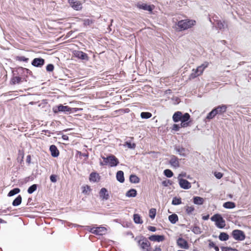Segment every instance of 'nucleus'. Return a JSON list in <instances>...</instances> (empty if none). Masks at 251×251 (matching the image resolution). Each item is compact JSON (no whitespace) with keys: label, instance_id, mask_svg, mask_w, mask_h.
Here are the masks:
<instances>
[{"label":"nucleus","instance_id":"nucleus-13","mask_svg":"<svg viewBox=\"0 0 251 251\" xmlns=\"http://www.w3.org/2000/svg\"><path fill=\"white\" fill-rule=\"evenodd\" d=\"M177 244L181 249L187 250L189 248L187 241L182 238L180 237L177 240Z\"/></svg>","mask_w":251,"mask_h":251},{"label":"nucleus","instance_id":"nucleus-63","mask_svg":"<svg viewBox=\"0 0 251 251\" xmlns=\"http://www.w3.org/2000/svg\"><path fill=\"white\" fill-rule=\"evenodd\" d=\"M214 249H215V251H219V247L217 246H216Z\"/></svg>","mask_w":251,"mask_h":251},{"label":"nucleus","instance_id":"nucleus-53","mask_svg":"<svg viewBox=\"0 0 251 251\" xmlns=\"http://www.w3.org/2000/svg\"><path fill=\"white\" fill-rule=\"evenodd\" d=\"M57 176L55 175H51L50 176V180L53 183H55L57 181Z\"/></svg>","mask_w":251,"mask_h":251},{"label":"nucleus","instance_id":"nucleus-41","mask_svg":"<svg viewBox=\"0 0 251 251\" xmlns=\"http://www.w3.org/2000/svg\"><path fill=\"white\" fill-rule=\"evenodd\" d=\"M155 215H156V209L154 208L151 209L149 211L150 217L151 219H154Z\"/></svg>","mask_w":251,"mask_h":251},{"label":"nucleus","instance_id":"nucleus-52","mask_svg":"<svg viewBox=\"0 0 251 251\" xmlns=\"http://www.w3.org/2000/svg\"><path fill=\"white\" fill-rule=\"evenodd\" d=\"M190 121L187 122H181L180 126L181 127H186L189 126Z\"/></svg>","mask_w":251,"mask_h":251},{"label":"nucleus","instance_id":"nucleus-8","mask_svg":"<svg viewBox=\"0 0 251 251\" xmlns=\"http://www.w3.org/2000/svg\"><path fill=\"white\" fill-rule=\"evenodd\" d=\"M174 149L178 154L183 157L186 156L189 152L187 149L179 145H176L174 147Z\"/></svg>","mask_w":251,"mask_h":251},{"label":"nucleus","instance_id":"nucleus-45","mask_svg":"<svg viewBox=\"0 0 251 251\" xmlns=\"http://www.w3.org/2000/svg\"><path fill=\"white\" fill-rule=\"evenodd\" d=\"M221 250L222 251H238L236 249H233L231 247H222Z\"/></svg>","mask_w":251,"mask_h":251},{"label":"nucleus","instance_id":"nucleus-59","mask_svg":"<svg viewBox=\"0 0 251 251\" xmlns=\"http://www.w3.org/2000/svg\"><path fill=\"white\" fill-rule=\"evenodd\" d=\"M31 161V156L30 155H28L26 157V161L27 163L29 164Z\"/></svg>","mask_w":251,"mask_h":251},{"label":"nucleus","instance_id":"nucleus-9","mask_svg":"<svg viewBox=\"0 0 251 251\" xmlns=\"http://www.w3.org/2000/svg\"><path fill=\"white\" fill-rule=\"evenodd\" d=\"M69 3L74 10L78 11L82 8V4L78 0H69Z\"/></svg>","mask_w":251,"mask_h":251},{"label":"nucleus","instance_id":"nucleus-18","mask_svg":"<svg viewBox=\"0 0 251 251\" xmlns=\"http://www.w3.org/2000/svg\"><path fill=\"white\" fill-rule=\"evenodd\" d=\"M214 21L217 28L220 30L224 29L226 26L224 21L222 22L216 19H214Z\"/></svg>","mask_w":251,"mask_h":251},{"label":"nucleus","instance_id":"nucleus-38","mask_svg":"<svg viewBox=\"0 0 251 251\" xmlns=\"http://www.w3.org/2000/svg\"><path fill=\"white\" fill-rule=\"evenodd\" d=\"M37 184L32 185L28 188L27 192L30 194H32L37 189Z\"/></svg>","mask_w":251,"mask_h":251},{"label":"nucleus","instance_id":"nucleus-62","mask_svg":"<svg viewBox=\"0 0 251 251\" xmlns=\"http://www.w3.org/2000/svg\"><path fill=\"white\" fill-rule=\"evenodd\" d=\"M208 218H209V216L207 215V216H203L202 219L204 220H208Z\"/></svg>","mask_w":251,"mask_h":251},{"label":"nucleus","instance_id":"nucleus-49","mask_svg":"<svg viewBox=\"0 0 251 251\" xmlns=\"http://www.w3.org/2000/svg\"><path fill=\"white\" fill-rule=\"evenodd\" d=\"M194 210V208L193 206H187L186 211L188 214H191Z\"/></svg>","mask_w":251,"mask_h":251},{"label":"nucleus","instance_id":"nucleus-58","mask_svg":"<svg viewBox=\"0 0 251 251\" xmlns=\"http://www.w3.org/2000/svg\"><path fill=\"white\" fill-rule=\"evenodd\" d=\"M209 246L210 248H214L216 246V245L213 242H210L209 243Z\"/></svg>","mask_w":251,"mask_h":251},{"label":"nucleus","instance_id":"nucleus-12","mask_svg":"<svg viewBox=\"0 0 251 251\" xmlns=\"http://www.w3.org/2000/svg\"><path fill=\"white\" fill-rule=\"evenodd\" d=\"M180 187L184 189H189L191 187V183L185 179L178 180Z\"/></svg>","mask_w":251,"mask_h":251},{"label":"nucleus","instance_id":"nucleus-3","mask_svg":"<svg viewBox=\"0 0 251 251\" xmlns=\"http://www.w3.org/2000/svg\"><path fill=\"white\" fill-rule=\"evenodd\" d=\"M195 21L192 20H183L178 21L176 25L178 27L180 31L184 30L191 28L195 24Z\"/></svg>","mask_w":251,"mask_h":251},{"label":"nucleus","instance_id":"nucleus-15","mask_svg":"<svg viewBox=\"0 0 251 251\" xmlns=\"http://www.w3.org/2000/svg\"><path fill=\"white\" fill-rule=\"evenodd\" d=\"M169 163L171 165L175 168H177L179 167V163L178 158L175 156L172 155L169 161Z\"/></svg>","mask_w":251,"mask_h":251},{"label":"nucleus","instance_id":"nucleus-34","mask_svg":"<svg viewBox=\"0 0 251 251\" xmlns=\"http://www.w3.org/2000/svg\"><path fill=\"white\" fill-rule=\"evenodd\" d=\"M190 119V116L188 113H185L184 114L182 113L181 118V122H187Z\"/></svg>","mask_w":251,"mask_h":251},{"label":"nucleus","instance_id":"nucleus-61","mask_svg":"<svg viewBox=\"0 0 251 251\" xmlns=\"http://www.w3.org/2000/svg\"><path fill=\"white\" fill-rule=\"evenodd\" d=\"M153 251H161V249L160 247H156Z\"/></svg>","mask_w":251,"mask_h":251},{"label":"nucleus","instance_id":"nucleus-57","mask_svg":"<svg viewBox=\"0 0 251 251\" xmlns=\"http://www.w3.org/2000/svg\"><path fill=\"white\" fill-rule=\"evenodd\" d=\"M148 229L150 231H151L152 232H155L156 231V227H154V226H148Z\"/></svg>","mask_w":251,"mask_h":251},{"label":"nucleus","instance_id":"nucleus-39","mask_svg":"<svg viewBox=\"0 0 251 251\" xmlns=\"http://www.w3.org/2000/svg\"><path fill=\"white\" fill-rule=\"evenodd\" d=\"M164 175L167 177H171L173 176V172L169 169H166L164 171Z\"/></svg>","mask_w":251,"mask_h":251},{"label":"nucleus","instance_id":"nucleus-23","mask_svg":"<svg viewBox=\"0 0 251 251\" xmlns=\"http://www.w3.org/2000/svg\"><path fill=\"white\" fill-rule=\"evenodd\" d=\"M208 65H209L208 62H204V63H203L202 64H201V65H200V66L197 67V72H199V74L201 75L202 74L203 71L204 70V69L208 67Z\"/></svg>","mask_w":251,"mask_h":251},{"label":"nucleus","instance_id":"nucleus-26","mask_svg":"<svg viewBox=\"0 0 251 251\" xmlns=\"http://www.w3.org/2000/svg\"><path fill=\"white\" fill-rule=\"evenodd\" d=\"M236 206L235 203L232 201H227L223 204V207L226 209H232Z\"/></svg>","mask_w":251,"mask_h":251},{"label":"nucleus","instance_id":"nucleus-20","mask_svg":"<svg viewBox=\"0 0 251 251\" xmlns=\"http://www.w3.org/2000/svg\"><path fill=\"white\" fill-rule=\"evenodd\" d=\"M137 6L139 9L149 11H151L153 9L151 5H149L146 3H138Z\"/></svg>","mask_w":251,"mask_h":251},{"label":"nucleus","instance_id":"nucleus-46","mask_svg":"<svg viewBox=\"0 0 251 251\" xmlns=\"http://www.w3.org/2000/svg\"><path fill=\"white\" fill-rule=\"evenodd\" d=\"M83 21V24L85 26L89 25H91L92 23H93V21H92V20L89 19H84Z\"/></svg>","mask_w":251,"mask_h":251},{"label":"nucleus","instance_id":"nucleus-27","mask_svg":"<svg viewBox=\"0 0 251 251\" xmlns=\"http://www.w3.org/2000/svg\"><path fill=\"white\" fill-rule=\"evenodd\" d=\"M137 195V191L134 189H131L129 190L126 194L127 197H135Z\"/></svg>","mask_w":251,"mask_h":251},{"label":"nucleus","instance_id":"nucleus-50","mask_svg":"<svg viewBox=\"0 0 251 251\" xmlns=\"http://www.w3.org/2000/svg\"><path fill=\"white\" fill-rule=\"evenodd\" d=\"M187 176V174L185 172H181L177 176V179L179 180V179H183V177H186Z\"/></svg>","mask_w":251,"mask_h":251},{"label":"nucleus","instance_id":"nucleus-10","mask_svg":"<svg viewBox=\"0 0 251 251\" xmlns=\"http://www.w3.org/2000/svg\"><path fill=\"white\" fill-rule=\"evenodd\" d=\"M45 61L42 58H35L32 61L31 64L36 67H41L45 64Z\"/></svg>","mask_w":251,"mask_h":251},{"label":"nucleus","instance_id":"nucleus-43","mask_svg":"<svg viewBox=\"0 0 251 251\" xmlns=\"http://www.w3.org/2000/svg\"><path fill=\"white\" fill-rule=\"evenodd\" d=\"M192 71H193V72L191 73V74L190 75L191 77L192 78H194L196 77L197 76L201 75V74H199V72H197V69H193Z\"/></svg>","mask_w":251,"mask_h":251},{"label":"nucleus","instance_id":"nucleus-47","mask_svg":"<svg viewBox=\"0 0 251 251\" xmlns=\"http://www.w3.org/2000/svg\"><path fill=\"white\" fill-rule=\"evenodd\" d=\"M17 59L19 61H24L25 62H27L29 60L28 58H26L24 56H18L17 57Z\"/></svg>","mask_w":251,"mask_h":251},{"label":"nucleus","instance_id":"nucleus-22","mask_svg":"<svg viewBox=\"0 0 251 251\" xmlns=\"http://www.w3.org/2000/svg\"><path fill=\"white\" fill-rule=\"evenodd\" d=\"M116 178L118 181L121 183H123L125 181L124 172L122 171H119L116 174Z\"/></svg>","mask_w":251,"mask_h":251},{"label":"nucleus","instance_id":"nucleus-64","mask_svg":"<svg viewBox=\"0 0 251 251\" xmlns=\"http://www.w3.org/2000/svg\"><path fill=\"white\" fill-rule=\"evenodd\" d=\"M186 178H188V179H190L191 178V177L189 175H187V176L186 177Z\"/></svg>","mask_w":251,"mask_h":251},{"label":"nucleus","instance_id":"nucleus-21","mask_svg":"<svg viewBox=\"0 0 251 251\" xmlns=\"http://www.w3.org/2000/svg\"><path fill=\"white\" fill-rule=\"evenodd\" d=\"M182 112L180 111L176 112L173 116V120L174 122L177 123L181 120Z\"/></svg>","mask_w":251,"mask_h":251},{"label":"nucleus","instance_id":"nucleus-54","mask_svg":"<svg viewBox=\"0 0 251 251\" xmlns=\"http://www.w3.org/2000/svg\"><path fill=\"white\" fill-rule=\"evenodd\" d=\"M180 127L181 126L179 125L174 124L173 127V130L177 131L179 130Z\"/></svg>","mask_w":251,"mask_h":251},{"label":"nucleus","instance_id":"nucleus-7","mask_svg":"<svg viewBox=\"0 0 251 251\" xmlns=\"http://www.w3.org/2000/svg\"><path fill=\"white\" fill-rule=\"evenodd\" d=\"M138 244L141 248L145 251H150L151 243L146 238H144L143 239L140 240Z\"/></svg>","mask_w":251,"mask_h":251},{"label":"nucleus","instance_id":"nucleus-37","mask_svg":"<svg viewBox=\"0 0 251 251\" xmlns=\"http://www.w3.org/2000/svg\"><path fill=\"white\" fill-rule=\"evenodd\" d=\"M181 203V200L180 198H177L176 197H174L173 199L172 204L174 205H179Z\"/></svg>","mask_w":251,"mask_h":251},{"label":"nucleus","instance_id":"nucleus-55","mask_svg":"<svg viewBox=\"0 0 251 251\" xmlns=\"http://www.w3.org/2000/svg\"><path fill=\"white\" fill-rule=\"evenodd\" d=\"M162 184L164 186H168L169 185H171L172 184V181L170 180H166V181H163L162 182Z\"/></svg>","mask_w":251,"mask_h":251},{"label":"nucleus","instance_id":"nucleus-44","mask_svg":"<svg viewBox=\"0 0 251 251\" xmlns=\"http://www.w3.org/2000/svg\"><path fill=\"white\" fill-rule=\"evenodd\" d=\"M29 71V70L27 69L24 68H19L17 69L16 72L18 73V74L22 73H28V72Z\"/></svg>","mask_w":251,"mask_h":251},{"label":"nucleus","instance_id":"nucleus-24","mask_svg":"<svg viewBox=\"0 0 251 251\" xmlns=\"http://www.w3.org/2000/svg\"><path fill=\"white\" fill-rule=\"evenodd\" d=\"M193 202L195 204L202 205L204 202V199L201 197L195 196L193 198Z\"/></svg>","mask_w":251,"mask_h":251},{"label":"nucleus","instance_id":"nucleus-28","mask_svg":"<svg viewBox=\"0 0 251 251\" xmlns=\"http://www.w3.org/2000/svg\"><path fill=\"white\" fill-rule=\"evenodd\" d=\"M169 220L172 224H176V222L178 221V216L176 214H173L170 215L168 217Z\"/></svg>","mask_w":251,"mask_h":251},{"label":"nucleus","instance_id":"nucleus-32","mask_svg":"<svg viewBox=\"0 0 251 251\" xmlns=\"http://www.w3.org/2000/svg\"><path fill=\"white\" fill-rule=\"evenodd\" d=\"M129 180L130 182L133 183H137L139 182L140 179L135 175H131L129 177Z\"/></svg>","mask_w":251,"mask_h":251},{"label":"nucleus","instance_id":"nucleus-4","mask_svg":"<svg viewBox=\"0 0 251 251\" xmlns=\"http://www.w3.org/2000/svg\"><path fill=\"white\" fill-rule=\"evenodd\" d=\"M211 220L215 222L216 226L219 228H223L226 226L225 221L220 214L214 215L211 217Z\"/></svg>","mask_w":251,"mask_h":251},{"label":"nucleus","instance_id":"nucleus-56","mask_svg":"<svg viewBox=\"0 0 251 251\" xmlns=\"http://www.w3.org/2000/svg\"><path fill=\"white\" fill-rule=\"evenodd\" d=\"M214 175L215 177L218 179H220L223 177V174L220 172H215Z\"/></svg>","mask_w":251,"mask_h":251},{"label":"nucleus","instance_id":"nucleus-33","mask_svg":"<svg viewBox=\"0 0 251 251\" xmlns=\"http://www.w3.org/2000/svg\"><path fill=\"white\" fill-rule=\"evenodd\" d=\"M133 220H134V222L136 224H141L143 223V221L141 219V217L139 214H134Z\"/></svg>","mask_w":251,"mask_h":251},{"label":"nucleus","instance_id":"nucleus-11","mask_svg":"<svg viewBox=\"0 0 251 251\" xmlns=\"http://www.w3.org/2000/svg\"><path fill=\"white\" fill-rule=\"evenodd\" d=\"M217 115H221L226 112L227 109V106L226 105L222 104L215 107L213 109Z\"/></svg>","mask_w":251,"mask_h":251},{"label":"nucleus","instance_id":"nucleus-48","mask_svg":"<svg viewBox=\"0 0 251 251\" xmlns=\"http://www.w3.org/2000/svg\"><path fill=\"white\" fill-rule=\"evenodd\" d=\"M54 70V66L52 64H49L46 66V70L48 72H50Z\"/></svg>","mask_w":251,"mask_h":251},{"label":"nucleus","instance_id":"nucleus-29","mask_svg":"<svg viewBox=\"0 0 251 251\" xmlns=\"http://www.w3.org/2000/svg\"><path fill=\"white\" fill-rule=\"evenodd\" d=\"M22 198L21 195H19L12 202L14 206L19 205L22 202Z\"/></svg>","mask_w":251,"mask_h":251},{"label":"nucleus","instance_id":"nucleus-42","mask_svg":"<svg viewBox=\"0 0 251 251\" xmlns=\"http://www.w3.org/2000/svg\"><path fill=\"white\" fill-rule=\"evenodd\" d=\"M192 231L195 234H198L201 233V229L199 226H194L192 228Z\"/></svg>","mask_w":251,"mask_h":251},{"label":"nucleus","instance_id":"nucleus-2","mask_svg":"<svg viewBox=\"0 0 251 251\" xmlns=\"http://www.w3.org/2000/svg\"><path fill=\"white\" fill-rule=\"evenodd\" d=\"M52 110L53 113L55 114H57L59 112H63L65 114H68L76 112L77 111V108H71L68 106H64L60 104L57 106L53 107Z\"/></svg>","mask_w":251,"mask_h":251},{"label":"nucleus","instance_id":"nucleus-40","mask_svg":"<svg viewBox=\"0 0 251 251\" xmlns=\"http://www.w3.org/2000/svg\"><path fill=\"white\" fill-rule=\"evenodd\" d=\"M21 77L19 76H14L12 79V82L13 84L19 83L21 81Z\"/></svg>","mask_w":251,"mask_h":251},{"label":"nucleus","instance_id":"nucleus-16","mask_svg":"<svg viewBox=\"0 0 251 251\" xmlns=\"http://www.w3.org/2000/svg\"><path fill=\"white\" fill-rule=\"evenodd\" d=\"M150 240L154 242H162L165 239L164 235H152L149 237Z\"/></svg>","mask_w":251,"mask_h":251},{"label":"nucleus","instance_id":"nucleus-36","mask_svg":"<svg viewBox=\"0 0 251 251\" xmlns=\"http://www.w3.org/2000/svg\"><path fill=\"white\" fill-rule=\"evenodd\" d=\"M151 116L152 114L151 113L148 112H143L141 113V117L142 119H147L151 118Z\"/></svg>","mask_w":251,"mask_h":251},{"label":"nucleus","instance_id":"nucleus-31","mask_svg":"<svg viewBox=\"0 0 251 251\" xmlns=\"http://www.w3.org/2000/svg\"><path fill=\"white\" fill-rule=\"evenodd\" d=\"M20 189L19 188H15L10 190L7 196L8 197H12L20 193Z\"/></svg>","mask_w":251,"mask_h":251},{"label":"nucleus","instance_id":"nucleus-25","mask_svg":"<svg viewBox=\"0 0 251 251\" xmlns=\"http://www.w3.org/2000/svg\"><path fill=\"white\" fill-rule=\"evenodd\" d=\"M216 116V114L215 112V111H214L213 109H212L207 115L205 119H204V121L205 122H207L208 121H209L210 120L213 119L215 116Z\"/></svg>","mask_w":251,"mask_h":251},{"label":"nucleus","instance_id":"nucleus-60","mask_svg":"<svg viewBox=\"0 0 251 251\" xmlns=\"http://www.w3.org/2000/svg\"><path fill=\"white\" fill-rule=\"evenodd\" d=\"M62 138L64 140H69V137H68V136L67 135H63L62 136Z\"/></svg>","mask_w":251,"mask_h":251},{"label":"nucleus","instance_id":"nucleus-5","mask_svg":"<svg viewBox=\"0 0 251 251\" xmlns=\"http://www.w3.org/2000/svg\"><path fill=\"white\" fill-rule=\"evenodd\" d=\"M231 234L233 238L237 241H243L246 238V235L244 231L239 229L233 230Z\"/></svg>","mask_w":251,"mask_h":251},{"label":"nucleus","instance_id":"nucleus-30","mask_svg":"<svg viewBox=\"0 0 251 251\" xmlns=\"http://www.w3.org/2000/svg\"><path fill=\"white\" fill-rule=\"evenodd\" d=\"M219 239L221 241H226L229 239V236L227 233L226 232H221L219 236Z\"/></svg>","mask_w":251,"mask_h":251},{"label":"nucleus","instance_id":"nucleus-17","mask_svg":"<svg viewBox=\"0 0 251 251\" xmlns=\"http://www.w3.org/2000/svg\"><path fill=\"white\" fill-rule=\"evenodd\" d=\"M100 196L103 200H107L109 198L107 190L105 188H102L100 191Z\"/></svg>","mask_w":251,"mask_h":251},{"label":"nucleus","instance_id":"nucleus-19","mask_svg":"<svg viewBox=\"0 0 251 251\" xmlns=\"http://www.w3.org/2000/svg\"><path fill=\"white\" fill-rule=\"evenodd\" d=\"M50 151L51 155L52 156L54 157H56L59 155V151L55 145H51L50 147Z\"/></svg>","mask_w":251,"mask_h":251},{"label":"nucleus","instance_id":"nucleus-51","mask_svg":"<svg viewBox=\"0 0 251 251\" xmlns=\"http://www.w3.org/2000/svg\"><path fill=\"white\" fill-rule=\"evenodd\" d=\"M126 144L127 147L129 149H134L135 148V144L134 143L132 144L130 142L126 141Z\"/></svg>","mask_w":251,"mask_h":251},{"label":"nucleus","instance_id":"nucleus-14","mask_svg":"<svg viewBox=\"0 0 251 251\" xmlns=\"http://www.w3.org/2000/svg\"><path fill=\"white\" fill-rule=\"evenodd\" d=\"M74 55L79 58L81 59L82 60H88V55L85 52H83L82 51L80 50H75L74 52Z\"/></svg>","mask_w":251,"mask_h":251},{"label":"nucleus","instance_id":"nucleus-1","mask_svg":"<svg viewBox=\"0 0 251 251\" xmlns=\"http://www.w3.org/2000/svg\"><path fill=\"white\" fill-rule=\"evenodd\" d=\"M103 161H100V166H104L108 164L110 167H113L117 166L119 163L118 159L112 154L107 157L101 156Z\"/></svg>","mask_w":251,"mask_h":251},{"label":"nucleus","instance_id":"nucleus-35","mask_svg":"<svg viewBox=\"0 0 251 251\" xmlns=\"http://www.w3.org/2000/svg\"><path fill=\"white\" fill-rule=\"evenodd\" d=\"M99 174L96 173H92L90 175L89 179L91 181L96 182L97 180V178Z\"/></svg>","mask_w":251,"mask_h":251},{"label":"nucleus","instance_id":"nucleus-6","mask_svg":"<svg viewBox=\"0 0 251 251\" xmlns=\"http://www.w3.org/2000/svg\"><path fill=\"white\" fill-rule=\"evenodd\" d=\"M90 231L96 235H103L106 232V228L103 226L93 227L90 228Z\"/></svg>","mask_w":251,"mask_h":251}]
</instances>
